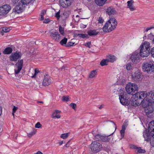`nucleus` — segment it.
<instances>
[{
    "label": "nucleus",
    "instance_id": "c756f323",
    "mask_svg": "<svg viewBox=\"0 0 154 154\" xmlns=\"http://www.w3.org/2000/svg\"><path fill=\"white\" fill-rule=\"evenodd\" d=\"M67 41V38H64L60 42V43L61 45L64 46L66 44Z\"/></svg>",
    "mask_w": 154,
    "mask_h": 154
},
{
    "label": "nucleus",
    "instance_id": "8fccbe9b",
    "mask_svg": "<svg viewBox=\"0 0 154 154\" xmlns=\"http://www.w3.org/2000/svg\"><path fill=\"white\" fill-rule=\"evenodd\" d=\"M125 131L123 130V129H122L120 131L121 135L122 136V138L124 137V134H125Z\"/></svg>",
    "mask_w": 154,
    "mask_h": 154
},
{
    "label": "nucleus",
    "instance_id": "e2e57ef3",
    "mask_svg": "<svg viewBox=\"0 0 154 154\" xmlns=\"http://www.w3.org/2000/svg\"><path fill=\"white\" fill-rule=\"evenodd\" d=\"M35 154H43L41 152L39 151H38L36 153H35Z\"/></svg>",
    "mask_w": 154,
    "mask_h": 154
},
{
    "label": "nucleus",
    "instance_id": "f704fd0d",
    "mask_svg": "<svg viewBox=\"0 0 154 154\" xmlns=\"http://www.w3.org/2000/svg\"><path fill=\"white\" fill-rule=\"evenodd\" d=\"M59 31L61 35H64L65 33L64 31V28L62 27L61 26H59Z\"/></svg>",
    "mask_w": 154,
    "mask_h": 154
},
{
    "label": "nucleus",
    "instance_id": "393cba45",
    "mask_svg": "<svg viewBox=\"0 0 154 154\" xmlns=\"http://www.w3.org/2000/svg\"><path fill=\"white\" fill-rule=\"evenodd\" d=\"M97 71L96 70H93L92 71L89 75V78H94L97 75Z\"/></svg>",
    "mask_w": 154,
    "mask_h": 154
},
{
    "label": "nucleus",
    "instance_id": "864d4df0",
    "mask_svg": "<svg viewBox=\"0 0 154 154\" xmlns=\"http://www.w3.org/2000/svg\"><path fill=\"white\" fill-rule=\"evenodd\" d=\"M60 112V111L56 109L55 110L54 112L53 113H54V115L55 114L59 113Z\"/></svg>",
    "mask_w": 154,
    "mask_h": 154
},
{
    "label": "nucleus",
    "instance_id": "a878e982",
    "mask_svg": "<svg viewBox=\"0 0 154 154\" xmlns=\"http://www.w3.org/2000/svg\"><path fill=\"white\" fill-rule=\"evenodd\" d=\"M76 36H78L80 38H88V35L85 34H76L75 35Z\"/></svg>",
    "mask_w": 154,
    "mask_h": 154
},
{
    "label": "nucleus",
    "instance_id": "f3484780",
    "mask_svg": "<svg viewBox=\"0 0 154 154\" xmlns=\"http://www.w3.org/2000/svg\"><path fill=\"white\" fill-rule=\"evenodd\" d=\"M132 79L134 81H138L141 79V74L138 69L136 72L132 74Z\"/></svg>",
    "mask_w": 154,
    "mask_h": 154
},
{
    "label": "nucleus",
    "instance_id": "b1692460",
    "mask_svg": "<svg viewBox=\"0 0 154 154\" xmlns=\"http://www.w3.org/2000/svg\"><path fill=\"white\" fill-rule=\"evenodd\" d=\"M12 51V49L11 47L6 48L3 51V53L5 54H9Z\"/></svg>",
    "mask_w": 154,
    "mask_h": 154
},
{
    "label": "nucleus",
    "instance_id": "39448f33",
    "mask_svg": "<svg viewBox=\"0 0 154 154\" xmlns=\"http://www.w3.org/2000/svg\"><path fill=\"white\" fill-rule=\"evenodd\" d=\"M142 68L144 72H146L148 73H154V62L152 61H149L144 63Z\"/></svg>",
    "mask_w": 154,
    "mask_h": 154
},
{
    "label": "nucleus",
    "instance_id": "79ce46f5",
    "mask_svg": "<svg viewBox=\"0 0 154 154\" xmlns=\"http://www.w3.org/2000/svg\"><path fill=\"white\" fill-rule=\"evenodd\" d=\"M68 136V133H65L62 134L60 136V137L63 139L67 138Z\"/></svg>",
    "mask_w": 154,
    "mask_h": 154
},
{
    "label": "nucleus",
    "instance_id": "bb28decb",
    "mask_svg": "<svg viewBox=\"0 0 154 154\" xmlns=\"http://www.w3.org/2000/svg\"><path fill=\"white\" fill-rule=\"evenodd\" d=\"M32 0H21L20 2L24 6L30 3Z\"/></svg>",
    "mask_w": 154,
    "mask_h": 154
},
{
    "label": "nucleus",
    "instance_id": "49530a36",
    "mask_svg": "<svg viewBox=\"0 0 154 154\" xmlns=\"http://www.w3.org/2000/svg\"><path fill=\"white\" fill-rule=\"evenodd\" d=\"M18 108V107H16L15 106H14V108L13 109V112H12V115L13 116H14V113L17 110Z\"/></svg>",
    "mask_w": 154,
    "mask_h": 154
},
{
    "label": "nucleus",
    "instance_id": "4be33fe9",
    "mask_svg": "<svg viewBox=\"0 0 154 154\" xmlns=\"http://www.w3.org/2000/svg\"><path fill=\"white\" fill-rule=\"evenodd\" d=\"M107 58L108 62H110L112 63H113L116 61V59L115 56L112 55H110L107 56Z\"/></svg>",
    "mask_w": 154,
    "mask_h": 154
},
{
    "label": "nucleus",
    "instance_id": "3c124183",
    "mask_svg": "<svg viewBox=\"0 0 154 154\" xmlns=\"http://www.w3.org/2000/svg\"><path fill=\"white\" fill-rule=\"evenodd\" d=\"M91 45V42H88L86 43L85 45L86 47H88L89 48H90V45Z\"/></svg>",
    "mask_w": 154,
    "mask_h": 154
},
{
    "label": "nucleus",
    "instance_id": "e433bc0d",
    "mask_svg": "<svg viewBox=\"0 0 154 154\" xmlns=\"http://www.w3.org/2000/svg\"><path fill=\"white\" fill-rule=\"evenodd\" d=\"M126 69L128 70H131L132 68V66L131 63H128L126 64Z\"/></svg>",
    "mask_w": 154,
    "mask_h": 154
},
{
    "label": "nucleus",
    "instance_id": "0e129e2a",
    "mask_svg": "<svg viewBox=\"0 0 154 154\" xmlns=\"http://www.w3.org/2000/svg\"><path fill=\"white\" fill-rule=\"evenodd\" d=\"M63 141H61L59 142V144L60 145H61L63 143Z\"/></svg>",
    "mask_w": 154,
    "mask_h": 154
},
{
    "label": "nucleus",
    "instance_id": "ddd939ff",
    "mask_svg": "<svg viewBox=\"0 0 154 154\" xmlns=\"http://www.w3.org/2000/svg\"><path fill=\"white\" fill-rule=\"evenodd\" d=\"M49 35L55 41L58 42L60 40V35L57 32H50Z\"/></svg>",
    "mask_w": 154,
    "mask_h": 154
},
{
    "label": "nucleus",
    "instance_id": "0eeeda50",
    "mask_svg": "<svg viewBox=\"0 0 154 154\" xmlns=\"http://www.w3.org/2000/svg\"><path fill=\"white\" fill-rule=\"evenodd\" d=\"M102 147V145L97 141H94L91 144V150L93 152L95 153L100 151Z\"/></svg>",
    "mask_w": 154,
    "mask_h": 154
},
{
    "label": "nucleus",
    "instance_id": "c85d7f7f",
    "mask_svg": "<svg viewBox=\"0 0 154 154\" xmlns=\"http://www.w3.org/2000/svg\"><path fill=\"white\" fill-rule=\"evenodd\" d=\"M108 62L107 59H103L100 62V65L102 66H106L108 64Z\"/></svg>",
    "mask_w": 154,
    "mask_h": 154
},
{
    "label": "nucleus",
    "instance_id": "c9c22d12",
    "mask_svg": "<svg viewBox=\"0 0 154 154\" xmlns=\"http://www.w3.org/2000/svg\"><path fill=\"white\" fill-rule=\"evenodd\" d=\"M148 38L149 39L152 40V42L153 43L154 41V35H153L151 33L148 35Z\"/></svg>",
    "mask_w": 154,
    "mask_h": 154
},
{
    "label": "nucleus",
    "instance_id": "9b49d317",
    "mask_svg": "<svg viewBox=\"0 0 154 154\" xmlns=\"http://www.w3.org/2000/svg\"><path fill=\"white\" fill-rule=\"evenodd\" d=\"M74 0H59L61 6L63 8H67L73 3Z\"/></svg>",
    "mask_w": 154,
    "mask_h": 154
},
{
    "label": "nucleus",
    "instance_id": "9d476101",
    "mask_svg": "<svg viewBox=\"0 0 154 154\" xmlns=\"http://www.w3.org/2000/svg\"><path fill=\"white\" fill-rule=\"evenodd\" d=\"M11 9V6L8 5H6L0 7V15L6 14Z\"/></svg>",
    "mask_w": 154,
    "mask_h": 154
},
{
    "label": "nucleus",
    "instance_id": "de8ad7c7",
    "mask_svg": "<svg viewBox=\"0 0 154 154\" xmlns=\"http://www.w3.org/2000/svg\"><path fill=\"white\" fill-rule=\"evenodd\" d=\"M70 106L72 107L73 109H75L76 107V104L73 103H72L70 104Z\"/></svg>",
    "mask_w": 154,
    "mask_h": 154
},
{
    "label": "nucleus",
    "instance_id": "f257e3e1",
    "mask_svg": "<svg viewBox=\"0 0 154 154\" xmlns=\"http://www.w3.org/2000/svg\"><path fill=\"white\" fill-rule=\"evenodd\" d=\"M138 86L135 83L129 82L126 85L125 89L128 94L132 95L134 101L132 102V105L136 106L142 103L145 98L147 96V93L144 91L138 92L135 93L137 91Z\"/></svg>",
    "mask_w": 154,
    "mask_h": 154
},
{
    "label": "nucleus",
    "instance_id": "1a4fd4ad",
    "mask_svg": "<svg viewBox=\"0 0 154 154\" xmlns=\"http://www.w3.org/2000/svg\"><path fill=\"white\" fill-rule=\"evenodd\" d=\"M141 56L140 54V52L135 51L133 53L131 57L132 61L134 63H137L139 61Z\"/></svg>",
    "mask_w": 154,
    "mask_h": 154
},
{
    "label": "nucleus",
    "instance_id": "473e14b6",
    "mask_svg": "<svg viewBox=\"0 0 154 154\" xmlns=\"http://www.w3.org/2000/svg\"><path fill=\"white\" fill-rule=\"evenodd\" d=\"M102 135H101L99 134H97L95 136V139L97 141H101Z\"/></svg>",
    "mask_w": 154,
    "mask_h": 154
},
{
    "label": "nucleus",
    "instance_id": "2f4dec72",
    "mask_svg": "<svg viewBox=\"0 0 154 154\" xmlns=\"http://www.w3.org/2000/svg\"><path fill=\"white\" fill-rule=\"evenodd\" d=\"M69 13L68 11H65L63 14V18H64V19H66L69 16Z\"/></svg>",
    "mask_w": 154,
    "mask_h": 154
},
{
    "label": "nucleus",
    "instance_id": "09e8293b",
    "mask_svg": "<svg viewBox=\"0 0 154 154\" xmlns=\"http://www.w3.org/2000/svg\"><path fill=\"white\" fill-rule=\"evenodd\" d=\"M42 126V125L39 122H37L35 125V127L37 128H39Z\"/></svg>",
    "mask_w": 154,
    "mask_h": 154
},
{
    "label": "nucleus",
    "instance_id": "aec40b11",
    "mask_svg": "<svg viewBox=\"0 0 154 154\" xmlns=\"http://www.w3.org/2000/svg\"><path fill=\"white\" fill-rule=\"evenodd\" d=\"M107 13L109 15H114L116 14V11L112 7H109L106 10Z\"/></svg>",
    "mask_w": 154,
    "mask_h": 154
},
{
    "label": "nucleus",
    "instance_id": "6e6d98bb",
    "mask_svg": "<svg viewBox=\"0 0 154 154\" xmlns=\"http://www.w3.org/2000/svg\"><path fill=\"white\" fill-rule=\"evenodd\" d=\"M138 147H137L135 145H133L132 146V148L133 149H136L137 151V150L138 149Z\"/></svg>",
    "mask_w": 154,
    "mask_h": 154
},
{
    "label": "nucleus",
    "instance_id": "680f3d73",
    "mask_svg": "<svg viewBox=\"0 0 154 154\" xmlns=\"http://www.w3.org/2000/svg\"><path fill=\"white\" fill-rule=\"evenodd\" d=\"M125 126L124 124L122 125V129L125 130Z\"/></svg>",
    "mask_w": 154,
    "mask_h": 154
},
{
    "label": "nucleus",
    "instance_id": "6e6552de",
    "mask_svg": "<svg viewBox=\"0 0 154 154\" xmlns=\"http://www.w3.org/2000/svg\"><path fill=\"white\" fill-rule=\"evenodd\" d=\"M126 94L119 95V98L121 103L124 105H128L130 103V99L126 97Z\"/></svg>",
    "mask_w": 154,
    "mask_h": 154
},
{
    "label": "nucleus",
    "instance_id": "a19ab883",
    "mask_svg": "<svg viewBox=\"0 0 154 154\" xmlns=\"http://www.w3.org/2000/svg\"><path fill=\"white\" fill-rule=\"evenodd\" d=\"M69 97L68 96H63L62 97V100L64 101H68L69 100Z\"/></svg>",
    "mask_w": 154,
    "mask_h": 154
},
{
    "label": "nucleus",
    "instance_id": "7ed1b4c3",
    "mask_svg": "<svg viewBox=\"0 0 154 154\" xmlns=\"http://www.w3.org/2000/svg\"><path fill=\"white\" fill-rule=\"evenodd\" d=\"M117 24L116 19L113 17L111 18L104 26L103 28V31L106 32H110L116 28Z\"/></svg>",
    "mask_w": 154,
    "mask_h": 154
},
{
    "label": "nucleus",
    "instance_id": "5fc2aeb1",
    "mask_svg": "<svg viewBox=\"0 0 154 154\" xmlns=\"http://www.w3.org/2000/svg\"><path fill=\"white\" fill-rule=\"evenodd\" d=\"M18 1L19 0H12V2L13 3V4H14V5H15L17 3H18Z\"/></svg>",
    "mask_w": 154,
    "mask_h": 154
},
{
    "label": "nucleus",
    "instance_id": "a18cd8bd",
    "mask_svg": "<svg viewBox=\"0 0 154 154\" xmlns=\"http://www.w3.org/2000/svg\"><path fill=\"white\" fill-rule=\"evenodd\" d=\"M74 43H73L72 42H70L68 43V44L66 45V47H69L73 45Z\"/></svg>",
    "mask_w": 154,
    "mask_h": 154
},
{
    "label": "nucleus",
    "instance_id": "37998d69",
    "mask_svg": "<svg viewBox=\"0 0 154 154\" xmlns=\"http://www.w3.org/2000/svg\"><path fill=\"white\" fill-rule=\"evenodd\" d=\"M39 72V71L37 69H35V73L33 76H32V78H35L36 75Z\"/></svg>",
    "mask_w": 154,
    "mask_h": 154
},
{
    "label": "nucleus",
    "instance_id": "5701e85b",
    "mask_svg": "<svg viewBox=\"0 0 154 154\" xmlns=\"http://www.w3.org/2000/svg\"><path fill=\"white\" fill-rule=\"evenodd\" d=\"M97 5L99 6H103L107 0H94Z\"/></svg>",
    "mask_w": 154,
    "mask_h": 154
},
{
    "label": "nucleus",
    "instance_id": "2eb2a0df",
    "mask_svg": "<svg viewBox=\"0 0 154 154\" xmlns=\"http://www.w3.org/2000/svg\"><path fill=\"white\" fill-rule=\"evenodd\" d=\"M154 110V109L152 106H148L145 109L146 115L148 117L150 118L152 116Z\"/></svg>",
    "mask_w": 154,
    "mask_h": 154
},
{
    "label": "nucleus",
    "instance_id": "a211bd4d",
    "mask_svg": "<svg viewBox=\"0 0 154 154\" xmlns=\"http://www.w3.org/2000/svg\"><path fill=\"white\" fill-rule=\"evenodd\" d=\"M51 80L50 77L48 75H45V78L42 84L44 86H48L51 83Z\"/></svg>",
    "mask_w": 154,
    "mask_h": 154
},
{
    "label": "nucleus",
    "instance_id": "69168bd1",
    "mask_svg": "<svg viewBox=\"0 0 154 154\" xmlns=\"http://www.w3.org/2000/svg\"><path fill=\"white\" fill-rule=\"evenodd\" d=\"M66 147H69V145L68 144V142L66 144Z\"/></svg>",
    "mask_w": 154,
    "mask_h": 154
},
{
    "label": "nucleus",
    "instance_id": "72a5a7b5",
    "mask_svg": "<svg viewBox=\"0 0 154 154\" xmlns=\"http://www.w3.org/2000/svg\"><path fill=\"white\" fill-rule=\"evenodd\" d=\"M10 30V27H4L2 28V31L5 32H9Z\"/></svg>",
    "mask_w": 154,
    "mask_h": 154
},
{
    "label": "nucleus",
    "instance_id": "7c9ffc66",
    "mask_svg": "<svg viewBox=\"0 0 154 154\" xmlns=\"http://www.w3.org/2000/svg\"><path fill=\"white\" fill-rule=\"evenodd\" d=\"M146 152V151L144 149H142L141 147H139L136 152L137 153H144Z\"/></svg>",
    "mask_w": 154,
    "mask_h": 154
},
{
    "label": "nucleus",
    "instance_id": "ea45409f",
    "mask_svg": "<svg viewBox=\"0 0 154 154\" xmlns=\"http://www.w3.org/2000/svg\"><path fill=\"white\" fill-rule=\"evenodd\" d=\"M60 115L59 114H55L54 115V113H53L52 115V118H56L59 119L60 118Z\"/></svg>",
    "mask_w": 154,
    "mask_h": 154
},
{
    "label": "nucleus",
    "instance_id": "6ab92c4d",
    "mask_svg": "<svg viewBox=\"0 0 154 154\" xmlns=\"http://www.w3.org/2000/svg\"><path fill=\"white\" fill-rule=\"evenodd\" d=\"M134 3V2L133 0H130L128 1L127 2V6L131 11H133L136 10L135 7L133 5Z\"/></svg>",
    "mask_w": 154,
    "mask_h": 154
},
{
    "label": "nucleus",
    "instance_id": "f8f14e48",
    "mask_svg": "<svg viewBox=\"0 0 154 154\" xmlns=\"http://www.w3.org/2000/svg\"><path fill=\"white\" fill-rule=\"evenodd\" d=\"M23 60H19L15 64L17 69H15V74H17L20 72L23 67Z\"/></svg>",
    "mask_w": 154,
    "mask_h": 154
},
{
    "label": "nucleus",
    "instance_id": "bf43d9fd",
    "mask_svg": "<svg viewBox=\"0 0 154 154\" xmlns=\"http://www.w3.org/2000/svg\"><path fill=\"white\" fill-rule=\"evenodd\" d=\"M81 26L83 28H85L86 27V25H84L83 24H82L81 25Z\"/></svg>",
    "mask_w": 154,
    "mask_h": 154
},
{
    "label": "nucleus",
    "instance_id": "dca6fc26",
    "mask_svg": "<svg viewBox=\"0 0 154 154\" xmlns=\"http://www.w3.org/2000/svg\"><path fill=\"white\" fill-rule=\"evenodd\" d=\"M25 7V6H24L19 2L14 9V11L17 13H20L23 11V9Z\"/></svg>",
    "mask_w": 154,
    "mask_h": 154
},
{
    "label": "nucleus",
    "instance_id": "13d9d810",
    "mask_svg": "<svg viewBox=\"0 0 154 154\" xmlns=\"http://www.w3.org/2000/svg\"><path fill=\"white\" fill-rule=\"evenodd\" d=\"M50 21V20L48 19H45L43 23H48Z\"/></svg>",
    "mask_w": 154,
    "mask_h": 154
},
{
    "label": "nucleus",
    "instance_id": "cd10ccee",
    "mask_svg": "<svg viewBox=\"0 0 154 154\" xmlns=\"http://www.w3.org/2000/svg\"><path fill=\"white\" fill-rule=\"evenodd\" d=\"M113 133L114 132L111 134L110 135L107 136L102 135V138H101L102 139H101V141H103L104 142L108 141L110 140V138L108 137L111 135V134H113Z\"/></svg>",
    "mask_w": 154,
    "mask_h": 154
},
{
    "label": "nucleus",
    "instance_id": "c03bdc74",
    "mask_svg": "<svg viewBox=\"0 0 154 154\" xmlns=\"http://www.w3.org/2000/svg\"><path fill=\"white\" fill-rule=\"evenodd\" d=\"M151 145L153 147H154V137H153L150 138V140L149 141Z\"/></svg>",
    "mask_w": 154,
    "mask_h": 154
},
{
    "label": "nucleus",
    "instance_id": "603ef678",
    "mask_svg": "<svg viewBox=\"0 0 154 154\" xmlns=\"http://www.w3.org/2000/svg\"><path fill=\"white\" fill-rule=\"evenodd\" d=\"M98 23H103L104 20L103 19L100 17L98 20Z\"/></svg>",
    "mask_w": 154,
    "mask_h": 154
},
{
    "label": "nucleus",
    "instance_id": "774afa93",
    "mask_svg": "<svg viewBox=\"0 0 154 154\" xmlns=\"http://www.w3.org/2000/svg\"><path fill=\"white\" fill-rule=\"evenodd\" d=\"M66 68V66H63V67L61 68V69H64Z\"/></svg>",
    "mask_w": 154,
    "mask_h": 154
},
{
    "label": "nucleus",
    "instance_id": "4468645a",
    "mask_svg": "<svg viewBox=\"0 0 154 154\" xmlns=\"http://www.w3.org/2000/svg\"><path fill=\"white\" fill-rule=\"evenodd\" d=\"M21 54L20 52H16L12 53L9 57L10 60L12 61H16L18 59L21 58Z\"/></svg>",
    "mask_w": 154,
    "mask_h": 154
},
{
    "label": "nucleus",
    "instance_id": "4c0bfd02",
    "mask_svg": "<svg viewBox=\"0 0 154 154\" xmlns=\"http://www.w3.org/2000/svg\"><path fill=\"white\" fill-rule=\"evenodd\" d=\"M36 133V131L33 130L30 133H28L27 135L29 137H31L33 135L35 134Z\"/></svg>",
    "mask_w": 154,
    "mask_h": 154
},
{
    "label": "nucleus",
    "instance_id": "58836bf2",
    "mask_svg": "<svg viewBox=\"0 0 154 154\" xmlns=\"http://www.w3.org/2000/svg\"><path fill=\"white\" fill-rule=\"evenodd\" d=\"M60 10H59V11L55 14V17L57 18V20H59L60 18Z\"/></svg>",
    "mask_w": 154,
    "mask_h": 154
},
{
    "label": "nucleus",
    "instance_id": "423d86ee",
    "mask_svg": "<svg viewBox=\"0 0 154 154\" xmlns=\"http://www.w3.org/2000/svg\"><path fill=\"white\" fill-rule=\"evenodd\" d=\"M142 102V105L144 107L148 106L149 103H154V90L151 91L149 93V96H148L147 95L146 97L145 98Z\"/></svg>",
    "mask_w": 154,
    "mask_h": 154
},
{
    "label": "nucleus",
    "instance_id": "412c9836",
    "mask_svg": "<svg viewBox=\"0 0 154 154\" xmlns=\"http://www.w3.org/2000/svg\"><path fill=\"white\" fill-rule=\"evenodd\" d=\"M99 33V32L97 31V30L90 29L87 32L88 35L90 36L96 35Z\"/></svg>",
    "mask_w": 154,
    "mask_h": 154
},
{
    "label": "nucleus",
    "instance_id": "052dcab7",
    "mask_svg": "<svg viewBox=\"0 0 154 154\" xmlns=\"http://www.w3.org/2000/svg\"><path fill=\"white\" fill-rule=\"evenodd\" d=\"M43 16L44 15H41V18L40 19V20H42L44 19V17Z\"/></svg>",
    "mask_w": 154,
    "mask_h": 154
},
{
    "label": "nucleus",
    "instance_id": "f03ea898",
    "mask_svg": "<svg viewBox=\"0 0 154 154\" xmlns=\"http://www.w3.org/2000/svg\"><path fill=\"white\" fill-rule=\"evenodd\" d=\"M140 49V54L143 57H148L151 53V56L154 57V47L150 49L149 42L145 41L141 45Z\"/></svg>",
    "mask_w": 154,
    "mask_h": 154
},
{
    "label": "nucleus",
    "instance_id": "4d7b16f0",
    "mask_svg": "<svg viewBox=\"0 0 154 154\" xmlns=\"http://www.w3.org/2000/svg\"><path fill=\"white\" fill-rule=\"evenodd\" d=\"M46 11L45 10H42L41 13V15H44L46 13Z\"/></svg>",
    "mask_w": 154,
    "mask_h": 154
},
{
    "label": "nucleus",
    "instance_id": "20e7f679",
    "mask_svg": "<svg viewBox=\"0 0 154 154\" xmlns=\"http://www.w3.org/2000/svg\"><path fill=\"white\" fill-rule=\"evenodd\" d=\"M145 132H143V136L145 140L149 142L150 138L154 136V121L150 122L149 124L148 131L145 130Z\"/></svg>",
    "mask_w": 154,
    "mask_h": 154
},
{
    "label": "nucleus",
    "instance_id": "338daca9",
    "mask_svg": "<svg viewBox=\"0 0 154 154\" xmlns=\"http://www.w3.org/2000/svg\"><path fill=\"white\" fill-rule=\"evenodd\" d=\"M103 107V105H101V106H100L99 107V109H101L102 107Z\"/></svg>",
    "mask_w": 154,
    "mask_h": 154
}]
</instances>
